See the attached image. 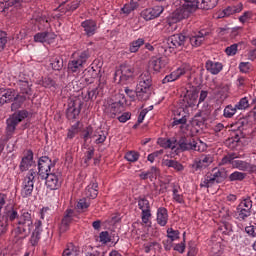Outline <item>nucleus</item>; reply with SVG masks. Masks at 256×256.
<instances>
[{"label": "nucleus", "mask_w": 256, "mask_h": 256, "mask_svg": "<svg viewBox=\"0 0 256 256\" xmlns=\"http://www.w3.org/2000/svg\"><path fill=\"white\" fill-rule=\"evenodd\" d=\"M0 98L4 101V104L12 103L11 111H14L6 120L5 133L6 139L9 141L15 135L17 125L29 117V111L26 109L19 110L23 107V103H25V96H20L13 88H0Z\"/></svg>", "instance_id": "1"}, {"label": "nucleus", "mask_w": 256, "mask_h": 256, "mask_svg": "<svg viewBox=\"0 0 256 256\" xmlns=\"http://www.w3.org/2000/svg\"><path fill=\"white\" fill-rule=\"evenodd\" d=\"M32 211L26 208L19 210L15 206H6L1 217L13 227L16 239H26L33 229Z\"/></svg>", "instance_id": "2"}, {"label": "nucleus", "mask_w": 256, "mask_h": 256, "mask_svg": "<svg viewBox=\"0 0 256 256\" xmlns=\"http://www.w3.org/2000/svg\"><path fill=\"white\" fill-rule=\"evenodd\" d=\"M187 37L183 33H176L170 36L163 44L158 46V52L164 56H154L150 60V65L156 73H160L162 69H165L169 65V57L172 53H176L175 49L183 47Z\"/></svg>", "instance_id": "3"}, {"label": "nucleus", "mask_w": 256, "mask_h": 256, "mask_svg": "<svg viewBox=\"0 0 256 256\" xmlns=\"http://www.w3.org/2000/svg\"><path fill=\"white\" fill-rule=\"evenodd\" d=\"M151 87H153V79L151 78V73L146 71L139 76L136 90L127 87L124 91L132 101H135V99H138V101H148L151 97Z\"/></svg>", "instance_id": "4"}, {"label": "nucleus", "mask_w": 256, "mask_h": 256, "mask_svg": "<svg viewBox=\"0 0 256 256\" xmlns=\"http://www.w3.org/2000/svg\"><path fill=\"white\" fill-rule=\"evenodd\" d=\"M256 119L251 115V112L243 118L238 119L235 123L231 124L232 134L231 137L228 138L227 143L231 145V143H239L241 139H245V132L249 129V127H253L255 125Z\"/></svg>", "instance_id": "5"}, {"label": "nucleus", "mask_w": 256, "mask_h": 256, "mask_svg": "<svg viewBox=\"0 0 256 256\" xmlns=\"http://www.w3.org/2000/svg\"><path fill=\"white\" fill-rule=\"evenodd\" d=\"M197 9H200L199 0H184L182 6L172 13V21L177 23L178 21H182V19H187Z\"/></svg>", "instance_id": "6"}, {"label": "nucleus", "mask_w": 256, "mask_h": 256, "mask_svg": "<svg viewBox=\"0 0 256 256\" xmlns=\"http://www.w3.org/2000/svg\"><path fill=\"white\" fill-rule=\"evenodd\" d=\"M35 177H37V171H35V169H30L23 178L20 192L22 199H29V197H32L33 190L35 189Z\"/></svg>", "instance_id": "7"}, {"label": "nucleus", "mask_w": 256, "mask_h": 256, "mask_svg": "<svg viewBox=\"0 0 256 256\" xmlns=\"http://www.w3.org/2000/svg\"><path fill=\"white\" fill-rule=\"evenodd\" d=\"M83 105L84 102L80 98L70 99L66 109V119H68V121H77V119H79V115H81Z\"/></svg>", "instance_id": "8"}, {"label": "nucleus", "mask_w": 256, "mask_h": 256, "mask_svg": "<svg viewBox=\"0 0 256 256\" xmlns=\"http://www.w3.org/2000/svg\"><path fill=\"white\" fill-rule=\"evenodd\" d=\"M251 209H253V201L251 197L247 196L236 207V219L238 221H247V218L251 217Z\"/></svg>", "instance_id": "9"}, {"label": "nucleus", "mask_w": 256, "mask_h": 256, "mask_svg": "<svg viewBox=\"0 0 256 256\" xmlns=\"http://www.w3.org/2000/svg\"><path fill=\"white\" fill-rule=\"evenodd\" d=\"M41 179H45L47 189L50 191H57L60 189L63 183V174L61 172H47L44 176H40Z\"/></svg>", "instance_id": "10"}, {"label": "nucleus", "mask_w": 256, "mask_h": 256, "mask_svg": "<svg viewBox=\"0 0 256 256\" xmlns=\"http://www.w3.org/2000/svg\"><path fill=\"white\" fill-rule=\"evenodd\" d=\"M176 151H181V153H185V151H199V146H197V141L195 138L191 136H181L177 142Z\"/></svg>", "instance_id": "11"}, {"label": "nucleus", "mask_w": 256, "mask_h": 256, "mask_svg": "<svg viewBox=\"0 0 256 256\" xmlns=\"http://www.w3.org/2000/svg\"><path fill=\"white\" fill-rule=\"evenodd\" d=\"M57 165V160H51L49 156H41L38 159V172L39 177H45V174L51 173V169Z\"/></svg>", "instance_id": "12"}, {"label": "nucleus", "mask_w": 256, "mask_h": 256, "mask_svg": "<svg viewBox=\"0 0 256 256\" xmlns=\"http://www.w3.org/2000/svg\"><path fill=\"white\" fill-rule=\"evenodd\" d=\"M137 201H138V209L142 211L141 213L142 223L147 225V223H149V219H151V204L149 203L147 198L141 197V196L137 198Z\"/></svg>", "instance_id": "13"}, {"label": "nucleus", "mask_w": 256, "mask_h": 256, "mask_svg": "<svg viewBox=\"0 0 256 256\" xmlns=\"http://www.w3.org/2000/svg\"><path fill=\"white\" fill-rule=\"evenodd\" d=\"M125 109V104L119 100L116 102H109L105 105L104 113L108 115V117H111L112 119H115L119 113L124 111Z\"/></svg>", "instance_id": "14"}, {"label": "nucleus", "mask_w": 256, "mask_h": 256, "mask_svg": "<svg viewBox=\"0 0 256 256\" xmlns=\"http://www.w3.org/2000/svg\"><path fill=\"white\" fill-rule=\"evenodd\" d=\"M191 67L189 65H182L177 70L171 72L170 74L166 75L164 79H162V84L166 85V83H173V81H177L179 77L185 75L189 72Z\"/></svg>", "instance_id": "15"}, {"label": "nucleus", "mask_w": 256, "mask_h": 256, "mask_svg": "<svg viewBox=\"0 0 256 256\" xmlns=\"http://www.w3.org/2000/svg\"><path fill=\"white\" fill-rule=\"evenodd\" d=\"M33 165H35L33 150L28 149L20 161V173H25V171H29V168L33 167Z\"/></svg>", "instance_id": "16"}, {"label": "nucleus", "mask_w": 256, "mask_h": 256, "mask_svg": "<svg viewBox=\"0 0 256 256\" xmlns=\"http://www.w3.org/2000/svg\"><path fill=\"white\" fill-rule=\"evenodd\" d=\"M199 97V94L197 93V90H187L186 94L184 95L181 106L184 109H189V107L193 108L195 105H197V98Z\"/></svg>", "instance_id": "17"}, {"label": "nucleus", "mask_w": 256, "mask_h": 256, "mask_svg": "<svg viewBox=\"0 0 256 256\" xmlns=\"http://www.w3.org/2000/svg\"><path fill=\"white\" fill-rule=\"evenodd\" d=\"M34 230L30 236L29 243L32 247H37L39 241H41V233H43V222L36 220L34 223Z\"/></svg>", "instance_id": "18"}, {"label": "nucleus", "mask_w": 256, "mask_h": 256, "mask_svg": "<svg viewBox=\"0 0 256 256\" xmlns=\"http://www.w3.org/2000/svg\"><path fill=\"white\" fill-rule=\"evenodd\" d=\"M120 73L121 75L119 76V81L120 83H127L129 79H133V75L135 73V69L133 67L127 65V64H122L120 65V70H118L115 73V77H117V74Z\"/></svg>", "instance_id": "19"}, {"label": "nucleus", "mask_w": 256, "mask_h": 256, "mask_svg": "<svg viewBox=\"0 0 256 256\" xmlns=\"http://www.w3.org/2000/svg\"><path fill=\"white\" fill-rule=\"evenodd\" d=\"M163 11V6H155L153 8L143 10L141 12V17L145 19V21H151L152 19H157Z\"/></svg>", "instance_id": "20"}, {"label": "nucleus", "mask_w": 256, "mask_h": 256, "mask_svg": "<svg viewBox=\"0 0 256 256\" xmlns=\"http://www.w3.org/2000/svg\"><path fill=\"white\" fill-rule=\"evenodd\" d=\"M106 83L105 78L100 76L98 86L87 91V96H85L84 101H95L99 96V91L103 90Z\"/></svg>", "instance_id": "21"}, {"label": "nucleus", "mask_w": 256, "mask_h": 256, "mask_svg": "<svg viewBox=\"0 0 256 256\" xmlns=\"http://www.w3.org/2000/svg\"><path fill=\"white\" fill-rule=\"evenodd\" d=\"M233 169H238V171H247L248 173H255L256 171V165L251 164L247 161H243V160H235V162H232Z\"/></svg>", "instance_id": "22"}, {"label": "nucleus", "mask_w": 256, "mask_h": 256, "mask_svg": "<svg viewBox=\"0 0 256 256\" xmlns=\"http://www.w3.org/2000/svg\"><path fill=\"white\" fill-rule=\"evenodd\" d=\"M17 87L20 89V93L18 95L20 97H25V101L27 99H31V95H33V84L31 82H20Z\"/></svg>", "instance_id": "23"}, {"label": "nucleus", "mask_w": 256, "mask_h": 256, "mask_svg": "<svg viewBox=\"0 0 256 256\" xmlns=\"http://www.w3.org/2000/svg\"><path fill=\"white\" fill-rule=\"evenodd\" d=\"M73 210H66V214L62 218L60 224V233H67L69 231V227H71V223H73Z\"/></svg>", "instance_id": "24"}, {"label": "nucleus", "mask_w": 256, "mask_h": 256, "mask_svg": "<svg viewBox=\"0 0 256 256\" xmlns=\"http://www.w3.org/2000/svg\"><path fill=\"white\" fill-rule=\"evenodd\" d=\"M241 11H243V5L241 4L238 6H228L226 9L217 13V19L231 17V15H235V13H241Z\"/></svg>", "instance_id": "25"}, {"label": "nucleus", "mask_w": 256, "mask_h": 256, "mask_svg": "<svg viewBox=\"0 0 256 256\" xmlns=\"http://www.w3.org/2000/svg\"><path fill=\"white\" fill-rule=\"evenodd\" d=\"M206 71L208 73H211V75H219L221 71H223V63L213 61V60H207L205 63Z\"/></svg>", "instance_id": "26"}, {"label": "nucleus", "mask_w": 256, "mask_h": 256, "mask_svg": "<svg viewBox=\"0 0 256 256\" xmlns=\"http://www.w3.org/2000/svg\"><path fill=\"white\" fill-rule=\"evenodd\" d=\"M55 37H57V35L55 33H36L34 35V41L36 43L51 44V43H53Z\"/></svg>", "instance_id": "27"}, {"label": "nucleus", "mask_w": 256, "mask_h": 256, "mask_svg": "<svg viewBox=\"0 0 256 256\" xmlns=\"http://www.w3.org/2000/svg\"><path fill=\"white\" fill-rule=\"evenodd\" d=\"M156 221L160 227H165L169 221V213L167 211V208L160 207L157 209V218Z\"/></svg>", "instance_id": "28"}, {"label": "nucleus", "mask_w": 256, "mask_h": 256, "mask_svg": "<svg viewBox=\"0 0 256 256\" xmlns=\"http://www.w3.org/2000/svg\"><path fill=\"white\" fill-rule=\"evenodd\" d=\"M99 195V183L97 181H92L90 184L86 187V197L89 199H97V196Z\"/></svg>", "instance_id": "29"}, {"label": "nucleus", "mask_w": 256, "mask_h": 256, "mask_svg": "<svg viewBox=\"0 0 256 256\" xmlns=\"http://www.w3.org/2000/svg\"><path fill=\"white\" fill-rule=\"evenodd\" d=\"M11 7H14V9H21V1L19 0H8L6 2L0 3V11L2 13H5V11H9Z\"/></svg>", "instance_id": "30"}, {"label": "nucleus", "mask_w": 256, "mask_h": 256, "mask_svg": "<svg viewBox=\"0 0 256 256\" xmlns=\"http://www.w3.org/2000/svg\"><path fill=\"white\" fill-rule=\"evenodd\" d=\"M214 173H210L209 176L214 180L216 185H219L227 179V172L221 171L220 169L215 168Z\"/></svg>", "instance_id": "31"}, {"label": "nucleus", "mask_w": 256, "mask_h": 256, "mask_svg": "<svg viewBox=\"0 0 256 256\" xmlns=\"http://www.w3.org/2000/svg\"><path fill=\"white\" fill-rule=\"evenodd\" d=\"M78 8H79V2H77V1H74V2H69V1L61 2V4L58 7V9L62 13H66L67 11H75V9H78Z\"/></svg>", "instance_id": "32"}, {"label": "nucleus", "mask_w": 256, "mask_h": 256, "mask_svg": "<svg viewBox=\"0 0 256 256\" xmlns=\"http://www.w3.org/2000/svg\"><path fill=\"white\" fill-rule=\"evenodd\" d=\"M82 70L83 66L75 58L68 62V73L79 75Z\"/></svg>", "instance_id": "33"}, {"label": "nucleus", "mask_w": 256, "mask_h": 256, "mask_svg": "<svg viewBox=\"0 0 256 256\" xmlns=\"http://www.w3.org/2000/svg\"><path fill=\"white\" fill-rule=\"evenodd\" d=\"M246 178H247V173L234 171L228 176V181H230V183H235V182L245 181Z\"/></svg>", "instance_id": "34"}, {"label": "nucleus", "mask_w": 256, "mask_h": 256, "mask_svg": "<svg viewBox=\"0 0 256 256\" xmlns=\"http://www.w3.org/2000/svg\"><path fill=\"white\" fill-rule=\"evenodd\" d=\"M81 26L86 33H95L97 31V22L94 20H86L81 23Z\"/></svg>", "instance_id": "35"}, {"label": "nucleus", "mask_w": 256, "mask_h": 256, "mask_svg": "<svg viewBox=\"0 0 256 256\" xmlns=\"http://www.w3.org/2000/svg\"><path fill=\"white\" fill-rule=\"evenodd\" d=\"M73 55H77L76 58H74L76 61H78L81 66L83 67L85 65V63H87V60L89 59V57H91V54L89 53V50H83L81 52L78 53H74Z\"/></svg>", "instance_id": "36"}, {"label": "nucleus", "mask_w": 256, "mask_h": 256, "mask_svg": "<svg viewBox=\"0 0 256 256\" xmlns=\"http://www.w3.org/2000/svg\"><path fill=\"white\" fill-rule=\"evenodd\" d=\"M219 0H199L200 9H204L205 11H209V9H215Z\"/></svg>", "instance_id": "37"}, {"label": "nucleus", "mask_w": 256, "mask_h": 256, "mask_svg": "<svg viewBox=\"0 0 256 256\" xmlns=\"http://www.w3.org/2000/svg\"><path fill=\"white\" fill-rule=\"evenodd\" d=\"M236 114H237V108L235 107V105L233 106L232 104H229L225 106L223 110V117L225 119H233V117H235Z\"/></svg>", "instance_id": "38"}, {"label": "nucleus", "mask_w": 256, "mask_h": 256, "mask_svg": "<svg viewBox=\"0 0 256 256\" xmlns=\"http://www.w3.org/2000/svg\"><path fill=\"white\" fill-rule=\"evenodd\" d=\"M139 157H141V154L135 150H130L126 152L124 159L128 161L129 163H137L139 161Z\"/></svg>", "instance_id": "39"}, {"label": "nucleus", "mask_w": 256, "mask_h": 256, "mask_svg": "<svg viewBox=\"0 0 256 256\" xmlns=\"http://www.w3.org/2000/svg\"><path fill=\"white\" fill-rule=\"evenodd\" d=\"M205 35L207 34L201 33L199 35L189 37V41L192 47H200L201 43L205 41Z\"/></svg>", "instance_id": "40"}, {"label": "nucleus", "mask_w": 256, "mask_h": 256, "mask_svg": "<svg viewBox=\"0 0 256 256\" xmlns=\"http://www.w3.org/2000/svg\"><path fill=\"white\" fill-rule=\"evenodd\" d=\"M137 7H139V3L131 0L129 3H127L123 6L121 11H122V13H124V15H129L130 13H132V11H135V9H137Z\"/></svg>", "instance_id": "41"}, {"label": "nucleus", "mask_w": 256, "mask_h": 256, "mask_svg": "<svg viewBox=\"0 0 256 256\" xmlns=\"http://www.w3.org/2000/svg\"><path fill=\"white\" fill-rule=\"evenodd\" d=\"M144 44H145V40L142 38L132 41L129 46L130 53H137V51H139L141 46Z\"/></svg>", "instance_id": "42"}, {"label": "nucleus", "mask_w": 256, "mask_h": 256, "mask_svg": "<svg viewBox=\"0 0 256 256\" xmlns=\"http://www.w3.org/2000/svg\"><path fill=\"white\" fill-rule=\"evenodd\" d=\"M38 85H41L46 89H51V87H55L57 83L51 77H42V79L39 80Z\"/></svg>", "instance_id": "43"}, {"label": "nucleus", "mask_w": 256, "mask_h": 256, "mask_svg": "<svg viewBox=\"0 0 256 256\" xmlns=\"http://www.w3.org/2000/svg\"><path fill=\"white\" fill-rule=\"evenodd\" d=\"M218 231L223 233V235H231V233H233V225L227 221H224L219 226Z\"/></svg>", "instance_id": "44"}, {"label": "nucleus", "mask_w": 256, "mask_h": 256, "mask_svg": "<svg viewBox=\"0 0 256 256\" xmlns=\"http://www.w3.org/2000/svg\"><path fill=\"white\" fill-rule=\"evenodd\" d=\"M158 145H160V147H163V149H172V151H175V149L177 148L175 145H173L171 139L167 138H159Z\"/></svg>", "instance_id": "45"}, {"label": "nucleus", "mask_w": 256, "mask_h": 256, "mask_svg": "<svg viewBox=\"0 0 256 256\" xmlns=\"http://www.w3.org/2000/svg\"><path fill=\"white\" fill-rule=\"evenodd\" d=\"M214 185H217L216 182H214L213 178L207 174L204 179H202L201 183H200V187L201 188H205V189H209L211 187H213Z\"/></svg>", "instance_id": "46"}, {"label": "nucleus", "mask_w": 256, "mask_h": 256, "mask_svg": "<svg viewBox=\"0 0 256 256\" xmlns=\"http://www.w3.org/2000/svg\"><path fill=\"white\" fill-rule=\"evenodd\" d=\"M237 111H245V109H249V98L243 97L241 98L235 105Z\"/></svg>", "instance_id": "47"}, {"label": "nucleus", "mask_w": 256, "mask_h": 256, "mask_svg": "<svg viewBox=\"0 0 256 256\" xmlns=\"http://www.w3.org/2000/svg\"><path fill=\"white\" fill-rule=\"evenodd\" d=\"M165 165L166 167H171L172 169H175V171H183L185 169L183 164H181L177 160H166Z\"/></svg>", "instance_id": "48"}, {"label": "nucleus", "mask_w": 256, "mask_h": 256, "mask_svg": "<svg viewBox=\"0 0 256 256\" xmlns=\"http://www.w3.org/2000/svg\"><path fill=\"white\" fill-rule=\"evenodd\" d=\"M98 138L95 140L96 145H101V143H105V141L107 140V132L103 131V130H96L94 137Z\"/></svg>", "instance_id": "49"}, {"label": "nucleus", "mask_w": 256, "mask_h": 256, "mask_svg": "<svg viewBox=\"0 0 256 256\" xmlns=\"http://www.w3.org/2000/svg\"><path fill=\"white\" fill-rule=\"evenodd\" d=\"M79 121L72 125L67 132V139H75V135L79 133Z\"/></svg>", "instance_id": "50"}, {"label": "nucleus", "mask_w": 256, "mask_h": 256, "mask_svg": "<svg viewBox=\"0 0 256 256\" xmlns=\"http://www.w3.org/2000/svg\"><path fill=\"white\" fill-rule=\"evenodd\" d=\"M92 137H95V134L93 135V126L89 125L83 130L82 139L84 143H87Z\"/></svg>", "instance_id": "51"}, {"label": "nucleus", "mask_w": 256, "mask_h": 256, "mask_svg": "<svg viewBox=\"0 0 256 256\" xmlns=\"http://www.w3.org/2000/svg\"><path fill=\"white\" fill-rule=\"evenodd\" d=\"M53 71H61L63 69V58L55 57L51 62Z\"/></svg>", "instance_id": "52"}, {"label": "nucleus", "mask_w": 256, "mask_h": 256, "mask_svg": "<svg viewBox=\"0 0 256 256\" xmlns=\"http://www.w3.org/2000/svg\"><path fill=\"white\" fill-rule=\"evenodd\" d=\"M11 224L4 220L2 216H0V237H3L9 231V226Z\"/></svg>", "instance_id": "53"}, {"label": "nucleus", "mask_w": 256, "mask_h": 256, "mask_svg": "<svg viewBox=\"0 0 256 256\" xmlns=\"http://www.w3.org/2000/svg\"><path fill=\"white\" fill-rule=\"evenodd\" d=\"M180 232L179 230H175L173 228H168L167 229V237L170 239V241H177L179 239Z\"/></svg>", "instance_id": "54"}, {"label": "nucleus", "mask_w": 256, "mask_h": 256, "mask_svg": "<svg viewBox=\"0 0 256 256\" xmlns=\"http://www.w3.org/2000/svg\"><path fill=\"white\" fill-rule=\"evenodd\" d=\"M177 115L178 116H175L172 122L173 127H175V125H185L187 123V116L183 115L181 117V113H178Z\"/></svg>", "instance_id": "55"}, {"label": "nucleus", "mask_w": 256, "mask_h": 256, "mask_svg": "<svg viewBox=\"0 0 256 256\" xmlns=\"http://www.w3.org/2000/svg\"><path fill=\"white\" fill-rule=\"evenodd\" d=\"M156 247H158V249L159 247H161V245L157 241L148 242L143 245L145 253H151V251H153V249H155Z\"/></svg>", "instance_id": "56"}, {"label": "nucleus", "mask_w": 256, "mask_h": 256, "mask_svg": "<svg viewBox=\"0 0 256 256\" xmlns=\"http://www.w3.org/2000/svg\"><path fill=\"white\" fill-rule=\"evenodd\" d=\"M84 75L90 78L92 81H95L96 77L99 75L97 70L94 67L88 68L84 71Z\"/></svg>", "instance_id": "57"}, {"label": "nucleus", "mask_w": 256, "mask_h": 256, "mask_svg": "<svg viewBox=\"0 0 256 256\" xmlns=\"http://www.w3.org/2000/svg\"><path fill=\"white\" fill-rule=\"evenodd\" d=\"M146 173H148L150 180L157 179L159 176V168H157V166H152Z\"/></svg>", "instance_id": "58"}, {"label": "nucleus", "mask_w": 256, "mask_h": 256, "mask_svg": "<svg viewBox=\"0 0 256 256\" xmlns=\"http://www.w3.org/2000/svg\"><path fill=\"white\" fill-rule=\"evenodd\" d=\"M100 243H111L112 239H111V236L109 235V232L108 231H102L100 233Z\"/></svg>", "instance_id": "59"}, {"label": "nucleus", "mask_w": 256, "mask_h": 256, "mask_svg": "<svg viewBox=\"0 0 256 256\" xmlns=\"http://www.w3.org/2000/svg\"><path fill=\"white\" fill-rule=\"evenodd\" d=\"M95 155V148L90 147L88 148V151L85 153L84 156V163L87 165L91 159H93V156Z\"/></svg>", "instance_id": "60"}, {"label": "nucleus", "mask_w": 256, "mask_h": 256, "mask_svg": "<svg viewBox=\"0 0 256 256\" xmlns=\"http://www.w3.org/2000/svg\"><path fill=\"white\" fill-rule=\"evenodd\" d=\"M185 235L186 233H183V241L181 243L175 244L174 251H177L178 253H185Z\"/></svg>", "instance_id": "61"}, {"label": "nucleus", "mask_w": 256, "mask_h": 256, "mask_svg": "<svg viewBox=\"0 0 256 256\" xmlns=\"http://www.w3.org/2000/svg\"><path fill=\"white\" fill-rule=\"evenodd\" d=\"M239 69L241 73H249V71H251V63L241 62L239 64Z\"/></svg>", "instance_id": "62"}, {"label": "nucleus", "mask_w": 256, "mask_h": 256, "mask_svg": "<svg viewBox=\"0 0 256 256\" xmlns=\"http://www.w3.org/2000/svg\"><path fill=\"white\" fill-rule=\"evenodd\" d=\"M245 232L250 237H256V224L255 225L246 226L245 227Z\"/></svg>", "instance_id": "63"}, {"label": "nucleus", "mask_w": 256, "mask_h": 256, "mask_svg": "<svg viewBox=\"0 0 256 256\" xmlns=\"http://www.w3.org/2000/svg\"><path fill=\"white\" fill-rule=\"evenodd\" d=\"M211 253H212L213 256L223 255V250H221V245L220 244L214 245V247L211 250Z\"/></svg>", "instance_id": "64"}]
</instances>
